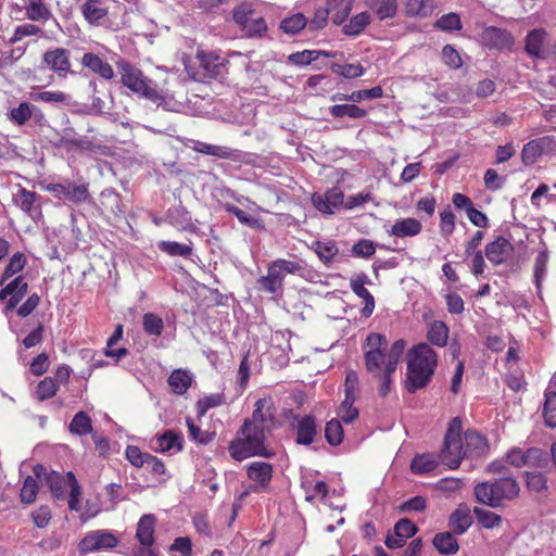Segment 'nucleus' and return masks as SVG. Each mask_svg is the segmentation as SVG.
I'll list each match as a JSON object with an SVG mask.
<instances>
[{
  "instance_id": "obj_1",
  "label": "nucleus",
  "mask_w": 556,
  "mask_h": 556,
  "mask_svg": "<svg viewBox=\"0 0 556 556\" xmlns=\"http://www.w3.org/2000/svg\"><path fill=\"white\" fill-rule=\"evenodd\" d=\"M387 348V337L378 332L368 333L362 345L365 369L374 380L379 381L378 393L381 397H386L390 393L395 374V371H388Z\"/></svg>"
},
{
  "instance_id": "obj_2",
  "label": "nucleus",
  "mask_w": 556,
  "mask_h": 556,
  "mask_svg": "<svg viewBox=\"0 0 556 556\" xmlns=\"http://www.w3.org/2000/svg\"><path fill=\"white\" fill-rule=\"evenodd\" d=\"M438 354L428 343H418L407 353L405 389L409 393L426 388L434 375Z\"/></svg>"
},
{
  "instance_id": "obj_3",
  "label": "nucleus",
  "mask_w": 556,
  "mask_h": 556,
  "mask_svg": "<svg viewBox=\"0 0 556 556\" xmlns=\"http://www.w3.org/2000/svg\"><path fill=\"white\" fill-rule=\"evenodd\" d=\"M244 424L237 430L235 438L228 445L230 457L237 462H242L251 457L271 458L275 452L267 444V434L261 429Z\"/></svg>"
},
{
  "instance_id": "obj_4",
  "label": "nucleus",
  "mask_w": 556,
  "mask_h": 556,
  "mask_svg": "<svg viewBox=\"0 0 556 556\" xmlns=\"http://www.w3.org/2000/svg\"><path fill=\"white\" fill-rule=\"evenodd\" d=\"M34 473L37 479L41 480L42 484L49 488L51 494L58 500H63L66 489L70 488L68 508L75 511L80 510L81 488L72 471H67L65 475L54 470L47 472L46 467L38 464L34 467Z\"/></svg>"
},
{
  "instance_id": "obj_5",
  "label": "nucleus",
  "mask_w": 556,
  "mask_h": 556,
  "mask_svg": "<svg viewBox=\"0 0 556 556\" xmlns=\"http://www.w3.org/2000/svg\"><path fill=\"white\" fill-rule=\"evenodd\" d=\"M519 493V483L510 476L478 482L473 488L476 501L491 508L503 507L505 501L517 498Z\"/></svg>"
},
{
  "instance_id": "obj_6",
  "label": "nucleus",
  "mask_w": 556,
  "mask_h": 556,
  "mask_svg": "<svg viewBox=\"0 0 556 556\" xmlns=\"http://www.w3.org/2000/svg\"><path fill=\"white\" fill-rule=\"evenodd\" d=\"M300 270H302L300 263L278 258L268 265L267 275L256 280L257 289L275 298L282 296L286 276L288 274L294 275Z\"/></svg>"
},
{
  "instance_id": "obj_7",
  "label": "nucleus",
  "mask_w": 556,
  "mask_h": 556,
  "mask_svg": "<svg viewBox=\"0 0 556 556\" xmlns=\"http://www.w3.org/2000/svg\"><path fill=\"white\" fill-rule=\"evenodd\" d=\"M463 421L454 417L444 435L443 446L439 453L440 462L450 469H457L466 458L462 440Z\"/></svg>"
},
{
  "instance_id": "obj_8",
  "label": "nucleus",
  "mask_w": 556,
  "mask_h": 556,
  "mask_svg": "<svg viewBox=\"0 0 556 556\" xmlns=\"http://www.w3.org/2000/svg\"><path fill=\"white\" fill-rule=\"evenodd\" d=\"M119 543L118 538L109 530L99 529L87 532L79 541L77 549L85 556L91 553L108 552Z\"/></svg>"
},
{
  "instance_id": "obj_9",
  "label": "nucleus",
  "mask_w": 556,
  "mask_h": 556,
  "mask_svg": "<svg viewBox=\"0 0 556 556\" xmlns=\"http://www.w3.org/2000/svg\"><path fill=\"white\" fill-rule=\"evenodd\" d=\"M276 421V406L270 396L258 399L251 417L243 420L244 424H250L249 426L258 428L266 434L271 432Z\"/></svg>"
},
{
  "instance_id": "obj_10",
  "label": "nucleus",
  "mask_w": 556,
  "mask_h": 556,
  "mask_svg": "<svg viewBox=\"0 0 556 556\" xmlns=\"http://www.w3.org/2000/svg\"><path fill=\"white\" fill-rule=\"evenodd\" d=\"M543 154H556V138L544 136L526 143L521 150V162L525 166H532Z\"/></svg>"
},
{
  "instance_id": "obj_11",
  "label": "nucleus",
  "mask_w": 556,
  "mask_h": 556,
  "mask_svg": "<svg viewBox=\"0 0 556 556\" xmlns=\"http://www.w3.org/2000/svg\"><path fill=\"white\" fill-rule=\"evenodd\" d=\"M141 471L146 476L147 488L157 486L169 478L165 464L149 453H141Z\"/></svg>"
},
{
  "instance_id": "obj_12",
  "label": "nucleus",
  "mask_w": 556,
  "mask_h": 556,
  "mask_svg": "<svg viewBox=\"0 0 556 556\" xmlns=\"http://www.w3.org/2000/svg\"><path fill=\"white\" fill-rule=\"evenodd\" d=\"M273 465L265 462H253L247 467V476L254 483L251 484L243 495L260 493L267 489L273 479Z\"/></svg>"
},
{
  "instance_id": "obj_13",
  "label": "nucleus",
  "mask_w": 556,
  "mask_h": 556,
  "mask_svg": "<svg viewBox=\"0 0 556 556\" xmlns=\"http://www.w3.org/2000/svg\"><path fill=\"white\" fill-rule=\"evenodd\" d=\"M480 42L490 50H509L515 45L513 34L504 28L486 26L480 34Z\"/></svg>"
},
{
  "instance_id": "obj_14",
  "label": "nucleus",
  "mask_w": 556,
  "mask_h": 556,
  "mask_svg": "<svg viewBox=\"0 0 556 556\" xmlns=\"http://www.w3.org/2000/svg\"><path fill=\"white\" fill-rule=\"evenodd\" d=\"M312 204L320 213L332 215L344 206V193L338 187H332L324 193L312 194Z\"/></svg>"
},
{
  "instance_id": "obj_15",
  "label": "nucleus",
  "mask_w": 556,
  "mask_h": 556,
  "mask_svg": "<svg viewBox=\"0 0 556 556\" xmlns=\"http://www.w3.org/2000/svg\"><path fill=\"white\" fill-rule=\"evenodd\" d=\"M42 63L59 77H65L72 72L71 52L65 48L47 50L42 55Z\"/></svg>"
},
{
  "instance_id": "obj_16",
  "label": "nucleus",
  "mask_w": 556,
  "mask_h": 556,
  "mask_svg": "<svg viewBox=\"0 0 556 556\" xmlns=\"http://www.w3.org/2000/svg\"><path fill=\"white\" fill-rule=\"evenodd\" d=\"M291 426L296 432L295 442L299 445H311L318 433L316 417L313 415H294Z\"/></svg>"
},
{
  "instance_id": "obj_17",
  "label": "nucleus",
  "mask_w": 556,
  "mask_h": 556,
  "mask_svg": "<svg viewBox=\"0 0 556 556\" xmlns=\"http://www.w3.org/2000/svg\"><path fill=\"white\" fill-rule=\"evenodd\" d=\"M513 243L503 236H497L484 248V255L493 266L505 264L514 254Z\"/></svg>"
},
{
  "instance_id": "obj_18",
  "label": "nucleus",
  "mask_w": 556,
  "mask_h": 556,
  "mask_svg": "<svg viewBox=\"0 0 556 556\" xmlns=\"http://www.w3.org/2000/svg\"><path fill=\"white\" fill-rule=\"evenodd\" d=\"M367 283H370V280L365 273L357 274L350 279L351 290L364 301V307L361 314L365 318L371 316L375 309V298L365 287Z\"/></svg>"
},
{
  "instance_id": "obj_19",
  "label": "nucleus",
  "mask_w": 556,
  "mask_h": 556,
  "mask_svg": "<svg viewBox=\"0 0 556 556\" xmlns=\"http://www.w3.org/2000/svg\"><path fill=\"white\" fill-rule=\"evenodd\" d=\"M463 445L466 458L470 459L483 457L490 450L486 438L475 430L465 432Z\"/></svg>"
},
{
  "instance_id": "obj_20",
  "label": "nucleus",
  "mask_w": 556,
  "mask_h": 556,
  "mask_svg": "<svg viewBox=\"0 0 556 556\" xmlns=\"http://www.w3.org/2000/svg\"><path fill=\"white\" fill-rule=\"evenodd\" d=\"M111 0H85L80 7L84 18L90 24L99 26L108 18Z\"/></svg>"
},
{
  "instance_id": "obj_21",
  "label": "nucleus",
  "mask_w": 556,
  "mask_h": 556,
  "mask_svg": "<svg viewBox=\"0 0 556 556\" xmlns=\"http://www.w3.org/2000/svg\"><path fill=\"white\" fill-rule=\"evenodd\" d=\"M48 191L52 192L55 197H65L67 200L74 203L85 202L89 192L85 185H75V184H51L47 187Z\"/></svg>"
},
{
  "instance_id": "obj_22",
  "label": "nucleus",
  "mask_w": 556,
  "mask_h": 556,
  "mask_svg": "<svg viewBox=\"0 0 556 556\" xmlns=\"http://www.w3.org/2000/svg\"><path fill=\"white\" fill-rule=\"evenodd\" d=\"M472 525L470 508L466 503H462L451 514L448 518V527L456 535L464 534Z\"/></svg>"
},
{
  "instance_id": "obj_23",
  "label": "nucleus",
  "mask_w": 556,
  "mask_h": 556,
  "mask_svg": "<svg viewBox=\"0 0 556 556\" xmlns=\"http://www.w3.org/2000/svg\"><path fill=\"white\" fill-rule=\"evenodd\" d=\"M422 231V224L414 217L397 219L388 230V233L395 238L416 237Z\"/></svg>"
},
{
  "instance_id": "obj_24",
  "label": "nucleus",
  "mask_w": 556,
  "mask_h": 556,
  "mask_svg": "<svg viewBox=\"0 0 556 556\" xmlns=\"http://www.w3.org/2000/svg\"><path fill=\"white\" fill-rule=\"evenodd\" d=\"M81 65L104 79L114 76L113 67L98 54L86 52L81 58Z\"/></svg>"
},
{
  "instance_id": "obj_25",
  "label": "nucleus",
  "mask_w": 556,
  "mask_h": 556,
  "mask_svg": "<svg viewBox=\"0 0 556 556\" xmlns=\"http://www.w3.org/2000/svg\"><path fill=\"white\" fill-rule=\"evenodd\" d=\"M4 287L10 290V298L5 304V312H10L16 308L18 303L27 294L28 283L25 281L23 276H17Z\"/></svg>"
},
{
  "instance_id": "obj_26",
  "label": "nucleus",
  "mask_w": 556,
  "mask_h": 556,
  "mask_svg": "<svg viewBox=\"0 0 556 556\" xmlns=\"http://www.w3.org/2000/svg\"><path fill=\"white\" fill-rule=\"evenodd\" d=\"M365 4L379 21L395 17L399 10L397 0H365Z\"/></svg>"
},
{
  "instance_id": "obj_27",
  "label": "nucleus",
  "mask_w": 556,
  "mask_h": 556,
  "mask_svg": "<svg viewBox=\"0 0 556 556\" xmlns=\"http://www.w3.org/2000/svg\"><path fill=\"white\" fill-rule=\"evenodd\" d=\"M383 97V89L381 86H375L370 89H361L351 92L350 94L337 92L331 96V101H352L354 103L362 102L364 100L380 99Z\"/></svg>"
},
{
  "instance_id": "obj_28",
  "label": "nucleus",
  "mask_w": 556,
  "mask_h": 556,
  "mask_svg": "<svg viewBox=\"0 0 556 556\" xmlns=\"http://www.w3.org/2000/svg\"><path fill=\"white\" fill-rule=\"evenodd\" d=\"M25 14L29 21L47 22L52 16L45 0H22Z\"/></svg>"
},
{
  "instance_id": "obj_29",
  "label": "nucleus",
  "mask_w": 556,
  "mask_h": 556,
  "mask_svg": "<svg viewBox=\"0 0 556 556\" xmlns=\"http://www.w3.org/2000/svg\"><path fill=\"white\" fill-rule=\"evenodd\" d=\"M432 544L441 555H455L459 551L456 534L452 531L437 533L432 539Z\"/></svg>"
},
{
  "instance_id": "obj_30",
  "label": "nucleus",
  "mask_w": 556,
  "mask_h": 556,
  "mask_svg": "<svg viewBox=\"0 0 556 556\" xmlns=\"http://www.w3.org/2000/svg\"><path fill=\"white\" fill-rule=\"evenodd\" d=\"M437 9L435 0H406L404 11L408 17L425 18Z\"/></svg>"
},
{
  "instance_id": "obj_31",
  "label": "nucleus",
  "mask_w": 556,
  "mask_h": 556,
  "mask_svg": "<svg viewBox=\"0 0 556 556\" xmlns=\"http://www.w3.org/2000/svg\"><path fill=\"white\" fill-rule=\"evenodd\" d=\"M184 447V439L180 433H177L173 430L165 431L163 434L157 435L155 439V451H160L162 453L169 452L172 450H176L180 452Z\"/></svg>"
},
{
  "instance_id": "obj_32",
  "label": "nucleus",
  "mask_w": 556,
  "mask_h": 556,
  "mask_svg": "<svg viewBox=\"0 0 556 556\" xmlns=\"http://www.w3.org/2000/svg\"><path fill=\"white\" fill-rule=\"evenodd\" d=\"M450 329L442 320H434L429 324L427 340L430 344L444 348L447 344Z\"/></svg>"
},
{
  "instance_id": "obj_33",
  "label": "nucleus",
  "mask_w": 556,
  "mask_h": 556,
  "mask_svg": "<svg viewBox=\"0 0 556 556\" xmlns=\"http://www.w3.org/2000/svg\"><path fill=\"white\" fill-rule=\"evenodd\" d=\"M439 455L419 454L410 462V470L415 475H426L433 471L439 465Z\"/></svg>"
},
{
  "instance_id": "obj_34",
  "label": "nucleus",
  "mask_w": 556,
  "mask_h": 556,
  "mask_svg": "<svg viewBox=\"0 0 556 556\" xmlns=\"http://www.w3.org/2000/svg\"><path fill=\"white\" fill-rule=\"evenodd\" d=\"M353 7V0H327V9L330 12L333 24H343Z\"/></svg>"
},
{
  "instance_id": "obj_35",
  "label": "nucleus",
  "mask_w": 556,
  "mask_h": 556,
  "mask_svg": "<svg viewBox=\"0 0 556 556\" xmlns=\"http://www.w3.org/2000/svg\"><path fill=\"white\" fill-rule=\"evenodd\" d=\"M141 325L144 333L151 337L153 341L159 339L165 329L163 318L154 313L143 314L141 317Z\"/></svg>"
},
{
  "instance_id": "obj_36",
  "label": "nucleus",
  "mask_w": 556,
  "mask_h": 556,
  "mask_svg": "<svg viewBox=\"0 0 556 556\" xmlns=\"http://www.w3.org/2000/svg\"><path fill=\"white\" fill-rule=\"evenodd\" d=\"M192 377L185 369H174L168 377V384L175 394L184 395L191 387Z\"/></svg>"
},
{
  "instance_id": "obj_37",
  "label": "nucleus",
  "mask_w": 556,
  "mask_h": 556,
  "mask_svg": "<svg viewBox=\"0 0 556 556\" xmlns=\"http://www.w3.org/2000/svg\"><path fill=\"white\" fill-rule=\"evenodd\" d=\"M547 36L543 28H535L528 33L526 37L525 50L533 58L542 56V46Z\"/></svg>"
},
{
  "instance_id": "obj_38",
  "label": "nucleus",
  "mask_w": 556,
  "mask_h": 556,
  "mask_svg": "<svg viewBox=\"0 0 556 556\" xmlns=\"http://www.w3.org/2000/svg\"><path fill=\"white\" fill-rule=\"evenodd\" d=\"M312 250L317 254L320 262L325 265H330L334 257L339 254V248L333 240L329 241H314L312 243Z\"/></svg>"
},
{
  "instance_id": "obj_39",
  "label": "nucleus",
  "mask_w": 556,
  "mask_h": 556,
  "mask_svg": "<svg viewBox=\"0 0 556 556\" xmlns=\"http://www.w3.org/2000/svg\"><path fill=\"white\" fill-rule=\"evenodd\" d=\"M329 113L334 118L349 117L351 119L364 118L367 115V111L354 102L351 104H334L329 108Z\"/></svg>"
},
{
  "instance_id": "obj_40",
  "label": "nucleus",
  "mask_w": 556,
  "mask_h": 556,
  "mask_svg": "<svg viewBox=\"0 0 556 556\" xmlns=\"http://www.w3.org/2000/svg\"><path fill=\"white\" fill-rule=\"evenodd\" d=\"M36 112H40V110L31 103L24 101L9 112V119L14 125L23 126L31 118Z\"/></svg>"
},
{
  "instance_id": "obj_41",
  "label": "nucleus",
  "mask_w": 556,
  "mask_h": 556,
  "mask_svg": "<svg viewBox=\"0 0 556 556\" xmlns=\"http://www.w3.org/2000/svg\"><path fill=\"white\" fill-rule=\"evenodd\" d=\"M27 264L26 255L22 252H15L5 265L1 276L0 286H3L14 275L21 273Z\"/></svg>"
},
{
  "instance_id": "obj_42",
  "label": "nucleus",
  "mask_w": 556,
  "mask_h": 556,
  "mask_svg": "<svg viewBox=\"0 0 556 556\" xmlns=\"http://www.w3.org/2000/svg\"><path fill=\"white\" fill-rule=\"evenodd\" d=\"M472 513L477 519L478 525L484 529L490 530L498 528L503 522L501 515L479 506L473 507Z\"/></svg>"
},
{
  "instance_id": "obj_43",
  "label": "nucleus",
  "mask_w": 556,
  "mask_h": 556,
  "mask_svg": "<svg viewBox=\"0 0 556 556\" xmlns=\"http://www.w3.org/2000/svg\"><path fill=\"white\" fill-rule=\"evenodd\" d=\"M542 415L547 427L556 428V391L545 390Z\"/></svg>"
},
{
  "instance_id": "obj_44",
  "label": "nucleus",
  "mask_w": 556,
  "mask_h": 556,
  "mask_svg": "<svg viewBox=\"0 0 556 556\" xmlns=\"http://www.w3.org/2000/svg\"><path fill=\"white\" fill-rule=\"evenodd\" d=\"M434 29L452 33L463 28L460 15L456 12H450L440 16L433 24Z\"/></svg>"
},
{
  "instance_id": "obj_45",
  "label": "nucleus",
  "mask_w": 556,
  "mask_h": 556,
  "mask_svg": "<svg viewBox=\"0 0 556 556\" xmlns=\"http://www.w3.org/2000/svg\"><path fill=\"white\" fill-rule=\"evenodd\" d=\"M193 150L201 154L212 155L219 159H231L233 151L228 147L215 146L202 141H197L193 146Z\"/></svg>"
},
{
  "instance_id": "obj_46",
  "label": "nucleus",
  "mask_w": 556,
  "mask_h": 556,
  "mask_svg": "<svg viewBox=\"0 0 556 556\" xmlns=\"http://www.w3.org/2000/svg\"><path fill=\"white\" fill-rule=\"evenodd\" d=\"M369 23L370 15L368 12L358 13L343 26V33L348 36H358L369 25Z\"/></svg>"
},
{
  "instance_id": "obj_47",
  "label": "nucleus",
  "mask_w": 556,
  "mask_h": 556,
  "mask_svg": "<svg viewBox=\"0 0 556 556\" xmlns=\"http://www.w3.org/2000/svg\"><path fill=\"white\" fill-rule=\"evenodd\" d=\"M356 400H357V397L344 395V400L338 407L337 415L345 424H351V422L355 421L359 416L358 408H356L354 406V403Z\"/></svg>"
},
{
  "instance_id": "obj_48",
  "label": "nucleus",
  "mask_w": 556,
  "mask_h": 556,
  "mask_svg": "<svg viewBox=\"0 0 556 556\" xmlns=\"http://www.w3.org/2000/svg\"><path fill=\"white\" fill-rule=\"evenodd\" d=\"M34 101H40L51 104H68L71 96L61 90H46L31 94Z\"/></svg>"
},
{
  "instance_id": "obj_49",
  "label": "nucleus",
  "mask_w": 556,
  "mask_h": 556,
  "mask_svg": "<svg viewBox=\"0 0 556 556\" xmlns=\"http://www.w3.org/2000/svg\"><path fill=\"white\" fill-rule=\"evenodd\" d=\"M344 438L343 427L339 419H331L325 426V439L332 445L338 446L342 443Z\"/></svg>"
},
{
  "instance_id": "obj_50",
  "label": "nucleus",
  "mask_w": 556,
  "mask_h": 556,
  "mask_svg": "<svg viewBox=\"0 0 556 556\" xmlns=\"http://www.w3.org/2000/svg\"><path fill=\"white\" fill-rule=\"evenodd\" d=\"M307 18L304 14L296 13L283 18L280 22V29L286 34L295 35L300 33L307 25Z\"/></svg>"
},
{
  "instance_id": "obj_51",
  "label": "nucleus",
  "mask_w": 556,
  "mask_h": 556,
  "mask_svg": "<svg viewBox=\"0 0 556 556\" xmlns=\"http://www.w3.org/2000/svg\"><path fill=\"white\" fill-rule=\"evenodd\" d=\"M70 431L80 437L92 431L91 418L85 412H78L70 424Z\"/></svg>"
},
{
  "instance_id": "obj_52",
  "label": "nucleus",
  "mask_w": 556,
  "mask_h": 556,
  "mask_svg": "<svg viewBox=\"0 0 556 556\" xmlns=\"http://www.w3.org/2000/svg\"><path fill=\"white\" fill-rule=\"evenodd\" d=\"M155 523L154 515L141 516V546L150 547L154 543Z\"/></svg>"
},
{
  "instance_id": "obj_53",
  "label": "nucleus",
  "mask_w": 556,
  "mask_h": 556,
  "mask_svg": "<svg viewBox=\"0 0 556 556\" xmlns=\"http://www.w3.org/2000/svg\"><path fill=\"white\" fill-rule=\"evenodd\" d=\"M159 249L169 256L189 257L192 254V247L175 241H161Z\"/></svg>"
},
{
  "instance_id": "obj_54",
  "label": "nucleus",
  "mask_w": 556,
  "mask_h": 556,
  "mask_svg": "<svg viewBox=\"0 0 556 556\" xmlns=\"http://www.w3.org/2000/svg\"><path fill=\"white\" fill-rule=\"evenodd\" d=\"M186 425L188 428V433L190 440L194 441L198 444L206 445L214 439V433L210 431L202 430L199 426H197L191 417H187Z\"/></svg>"
},
{
  "instance_id": "obj_55",
  "label": "nucleus",
  "mask_w": 556,
  "mask_h": 556,
  "mask_svg": "<svg viewBox=\"0 0 556 556\" xmlns=\"http://www.w3.org/2000/svg\"><path fill=\"white\" fill-rule=\"evenodd\" d=\"M549 462L548 454L539 447L526 450V466L534 468H546Z\"/></svg>"
},
{
  "instance_id": "obj_56",
  "label": "nucleus",
  "mask_w": 556,
  "mask_h": 556,
  "mask_svg": "<svg viewBox=\"0 0 556 556\" xmlns=\"http://www.w3.org/2000/svg\"><path fill=\"white\" fill-rule=\"evenodd\" d=\"M141 96L160 105L164 101L162 89L151 79L141 76Z\"/></svg>"
},
{
  "instance_id": "obj_57",
  "label": "nucleus",
  "mask_w": 556,
  "mask_h": 556,
  "mask_svg": "<svg viewBox=\"0 0 556 556\" xmlns=\"http://www.w3.org/2000/svg\"><path fill=\"white\" fill-rule=\"evenodd\" d=\"M38 200V194L21 187L14 197L16 205L25 213L30 214L35 202Z\"/></svg>"
},
{
  "instance_id": "obj_58",
  "label": "nucleus",
  "mask_w": 556,
  "mask_h": 556,
  "mask_svg": "<svg viewBox=\"0 0 556 556\" xmlns=\"http://www.w3.org/2000/svg\"><path fill=\"white\" fill-rule=\"evenodd\" d=\"M525 477L526 486L530 492L543 493L548 490L547 479L544 473L527 471Z\"/></svg>"
},
{
  "instance_id": "obj_59",
  "label": "nucleus",
  "mask_w": 556,
  "mask_h": 556,
  "mask_svg": "<svg viewBox=\"0 0 556 556\" xmlns=\"http://www.w3.org/2000/svg\"><path fill=\"white\" fill-rule=\"evenodd\" d=\"M226 403L225 395L223 393H214L206 395L197 402V409L199 416H204L208 409L222 406Z\"/></svg>"
},
{
  "instance_id": "obj_60",
  "label": "nucleus",
  "mask_w": 556,
  "mask_h": 556,
  "mask_svg": "<svg viewBox=\"0 0 556 556\" xmlns=\"http://www.w3.org/2000/svg\"><path fill=\"white\" fill-rule=\"evenodd\" d=\"M406 345L407 342L404 339H399L391 344L389 350L387 349L389 355L388 371H396Z\"/></svg>"
},
{
  "instance_id": "obj_61",
  "label": "nucleus",
  "mask_w": 556,
  "mask_h": 556,
  "mask_svg": "<svg viewBox=\"0 0 556 556\" xmlns=\"http://www.w3.org/2000/svg\"><path fill=\"white\" fill-rule=\"evenodd\" d=\"M305 490V498L307 502H312L314 500L325 501L328 495L329 486L325 481H317L313 485L303 484Z\"/></svg>"
},
{
  "instance_id": "obj_62",
  "label": "nucleus",
  "mask_w": 556,
  "mask_h": 556,
  "mask_svg": "<svg viewBox=\"0 0 556 556\" xmlns=\"http://www.w3.org/2000/svg\"><path fill=\"white\" fill-rule=\"evenodd\" d=\"M58 391H59V384L55 381V379H53L51 377H46L45 379H42L37 384V388H36V394L40 401H45V400L53 397Z\"/></svg>"
},
{
  "instance_id": "obj_63",
  "label": "nucleus",
  "mask_w": 556,
  "mask_h": 556,
  "mask_svg": "<svg viewBox=\"0 0 556 556\" xmlns=\"http://www.w3.org/2000/svg\"><path fill=\"white\" fill-rule=\"evenodd\" d=\"M38 489L37 479L31 476L26 477L20 493L21 501L25 504L34 503L38 494Z\"/></svg>"
},
{
  "instance_id": "obj_64",
  "label": "nucleus",
  "mask_w": 556,
  "mask_h": 556,
  "mask_svg": "<svg viewBox=\"0 0 556 556\" xmlns=\"http://www.w3.org/2000/svg\"><path fill=\"white\" fill-rule=\"evenodd\" d=\"M42 34H43V30L39 26H37L35 24L26 23V24L18 25L17 27H15L13 35L10 39V42L16 43L26 37L40 36Z\"/></svg>"
}]
</instances>
